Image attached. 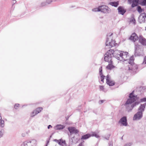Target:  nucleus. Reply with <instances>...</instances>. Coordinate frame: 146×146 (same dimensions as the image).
Masks as SVG:
<instances>
[{
    "label": "nucleus",
    "instance_id": "f257e3e1",
    "mask_svg": "<svg viewBox=\"0 0 146 146\" xmlns=\"http://www.w3.org/2000/svg\"><path fill=\"white\" fill-rule=\"evenodd\" d=\"M133 94V92L129 94V98L127 99L124 105L126 110L129 112L131 111L133 107L139 103L137 102L134 103L136 100L137 97Z\"/></svg>",
    "mask_w": 146,
    "mask_h": 146
},
{
    "label": "nucleus",
    "instance_id": "f03ea898",
    "mask_svg": "<svg viewBox=\"0 0 146 146\" xmlns=\"http://www.w3.org/2000/svg\"><path fill=\"white\" fill-rule=\"evenodd\" d=\"M146 104H141L138 109V111L135 113L133 117V120H138L141 119L143 117V112L144 111Z\"/></svg>",
    "mask_w": 146,
    "mask_h": 146
},
{
    "label": "nucleus",
    "instance_id": "7ed1b4c3",
    "mask_svg": "<svg viewBox=\"0 0 146 146\" xmlns=\"http://www.w3.org/2000/svg\"><path fill=\"white\" fill-rule=\"evenodd\" d=\"M116 57H117V59L120 61H125L129 57L128 53L127 52L117 51L116 52Z\"/></svg>",
    "mask_w": 146,
    "mask_h": 146
},
{
    "label": "nucleus",
    "instance_id": "20e7f679",
    "mask_svg": "<svg viewBox=\"0 0 146 146\" xmlns=\"http://www.w3.org/2000/svg\"><path fill=\"white\" fill-rule=\"evenodd\" d=\"M137 64H129L125 68V70H129L130 72L134 74L138 68Z\"/></svg>",
    "mask_w": 146,
    "mask_h": 146
},
{
    "label": "nucleus",
    "instance_id": "39448f33",
    "mask_svg": "<svg viewBox=\"0 0 146 146\" xmlns=\"http://www.w3.org/2000/svg\"><path fill=\"white\" fill-rule=\"evenodd\" d=\"M36 141L35 139H32L24 142L21 146H36Z\"/></svg>",
    "mask_w": 146,
    "mask_h": 146
},
{
    "label": "nucleus",
    "instance_id": "423d86ee",
    "mask_svg": "<svg viewBox=\"0 0 146 146\" xmlns=\"http://www.w3.org/2000/svg\"><path fill=\"white\" fill-rule=\"evenodd\" d=\"M115 41L114 40H111V41H109L108 40H107L106 43V46L105 48L108 49L116 45Z\"/></svg>",
    "mask_w": 146,
    "mask_h": 146
},
{
    "label": "nucleus",
    "instance_id": "0eeeda50",
    "mask_svg": "<svg viewBox=\"0 0 146 146\" xmlns=\"http://www.w3.org/2000/svg\"><path fill=\"white\" fill-rule=\"evenodd\" d=\"M114 51L111 49L110 50L107 51L108 53L107 54H109V55L110 56V64H112L113 63V61L114 60H115L116 59L114 58L113 59H112V57L113 56V54L114 53Z\"/></svg>",
    "mask_w": 146,
    "mask_h": 146
},
{
    "label": "nucleus",
    "instance_id": "6e6552de",
    "mask_svg": "<svg viewBox=\"0 0 146 146\" xmlns=\"http://www.w3.org/2000/svg\"><path fill=\"white\" fill-rule=\"evenodd\" d=\"M109 8L106 5H103L99 7V11L105 13H108Z\"/></svg>",
    "mask_w": 146,
    "mask_h": 146
},
{
    "label": "nucleus",
    "instance_id": "1a4fd4ad",
    "mask_svg": "<svg viewBox=\"0 0 146 146\" xmlns=\"http://www.w3.org/2000/svg\"><path fill=\"white\" fill-rule=\"evenodd\" d=\"M119 123L123 126H127V117L126 116H123L121 117L119 121Z\"/></svg>",
    "mask_w": 146,
    "mask_h": 146
},
{
    "label": "nucleus",
    "instance_id": "9d476101",
    "mask_svg": "<svg viewBox=\"0 0 146 146\" xmlns=\"http://www.w3.org/2000/svg\"><path fill=\"white\" fill-rule=\"evenodd\" d=\"M129 39L130 40H131L134 42L137 41L139 37L138 35L135 33H134L132 34Z\"/></svg>",
    "mask_w": 146,
    "mask_h": 146
},
{
    "label": "nucleus",
    "instance_id": "9b49d317",
    "mask_svg": "<svg viewBox=\"0 0 146 146\" xmlns=\"http://www.w3.org/2000/svg\"><path fill=\"white\" fill-rule=\"evenodd\" d=\"M146 19V14L145 13H141L139 18V21L140 23H145Z\"/></svg>",
    "mask_w": 146,
    "mask_h": 146
},
{
    "label": "nucleus",
    "instance_id": "f8f14e48",
    "mask_svg": "<svg viewBox=\"0 0 146 146\" xmlns=\"http://www.w3.org/2000/svg\"><path fill=\"white\" fill-rule=\"evenodd\" d=\"M106 83L109 86H112L115 85V82L113 81H111L110 78L109 77V75H107L106 76Z\"/></svg>",
    "mask_w": 146,
    "mask_h": 146
},
{
    "label": "nucleus",
    "instance_id": "ddd939ff",
    "mask_svg": "<svg viewBox=\"0 0 146 146\" xmlns=\"http://www.w3.org/2000/svg\"><path fill=\"white\" fill-rule=\"evenodd\" d=\"M54 141L57 142L62 146H66V143L65 141L63 140L62 139L59 140L55 139L54 140Z\"/></svg>",
    "mask_w": 146,
    "mask_h": 146
},
{
    "label": "nucleus",
    "instance_id": "4468645a",
    "mask_svg": "<svg viewBox=\"0 0 146 146\" xmlns=\"http://www.w3.org/2000/svg\"><path fill=\"white\" fill-rule=\"evenodd\" d=\"M68 129L71 134L78 133L79 131L74 127H68Z\"/></svg>",
    "mask_w": 146,
    "mask_h": 146
},
{
    "label": "nucleus",
    "instance_id": "2eb2a0df",
    "mask_svg": "<svg viewBox=\"0 0 146 146\" xmlns=\"http://www.w3.org/2000/svg\"><path fill=\"white\" fill-rule=\"evenodd\" d=\"M139 41L142 45L146 46V39L142 36H139Z\"/></svg>",
    "mask_w": 146,
    "mask_h": 146
},
{
    "label": "nucleus",
    "instance_id": "dca6fc26",
    "mask_svg": "<svg viewBox=\"0 0 146 146\" xmlns=\"http://www.w3.org/2000/svg\"><path fill=\"white\" fill-rule=\"evenodd\" d=\"M118 10L120 14L122 15H123L126 12V10L122 7L120 6L118 7Z\"/></svg>",
    "mask_w": 146,
    "mask_h": 146
},
{
    "label": "nucleus",
    "instance_id": "f3484780",
    "mask_svg": "<svg viewBox=\"0 0 146 146\" xmlns=\"http://www.w3.org/2000/svg\"><path fill=\"white\" fill-rule=\"evenodd\" d=\"M78 141V139L74 137L70 139L69 143L71 144H74L76 143Z\"/></svg>",
    "mask_w": 146,
    "mask_h": 146
},
{
    "label": "nucleus",
    "instance_id": "a211bd4d",
    "mask_svg": "<svg viewBox=\"0 0 146 146\" xmlns=\"http://www.w3.org/2000/svg\"><path fill=\"white\" fill-rule=\"evenodd\" d=\"M139 0H133L131 7H134L137 6L139 3Z\"/></svg>",
    "mask_w": 146,
    "mask_h": 146
},
{
    "label": "nucleus",
    "instance_id": "6ab92c4d",
    "mask_svg": "<svg viewBox=\"0 0 146 146\" xmlns=\"http://www.w3.org/2000/svg\"><path fill=\"white\" fill-rule=\"evenodd\" d=\"M108 53L107 52L105 54L104 60L105 61L110 63V56L109 54H107Z\"/></svg>",
    "mask_w": 146,
    "mask_h": 146
},
{
    "label": "nucleus",
    "instance_id": "aec40b11",
    "mask_svg": "<svg viewBox=\"0 0 146 146\" xmlns=\"http://www.w3.org/2000/svg\"><path fill=\"white\" fill-rule=\"evenodd\" d=\"M91 137L90 135V134H87L85 135H82L81 138V140H83L86 139Z\"/></svg>",
    "mask_w": 146,
    "mask_h": 146
},
{
    "label": "nucleus",
    "instance_id": "412c9836",
    "mask_svg": "<svg viewBox=\"0 0 146 146\" xmlns=\"http://www.w3.org/2000/svg\"><path fill=\"white\" fill-rule=\"evenodd\" d=\"M65 126L62 125H57L55 127L56 129H62L64 128Z\"/></svg>",
    "mask_w": 146,
    "mask_h": 146
},
{
    "label": "nucleus",
    "instance_id": "4be33fe9",
    "mask_svg": "<svg viewBox=\"0 0 146 146\" xmlns=\"http://www.w3.org/2000/svg\"><path fill=\"white\" fill-rule=\"evenodd\" d=\"M105 77V76L103 75L100 76V77H98V78H99V81L100 82V84H102L103 83H104V81Z\"/></svg>",
    "mask_w": 146,
    "mask_h": 146
},
{
    "label": "nucleus",
    "instance_id": "5701e85b",
    "mask_svg": "<svg viewBox=\"0 0 146 146\" xmlns=\"http://www.w3.org/2000/svg\"><path fill=\"white\" fill-rule=\"evenodd\" d=\"M110 4L112 6L117 7L119 4V2L118 1L111 2L110 3Z\"/></svg>",
    "mask_w": 146,
    "mask_h": 146
},
{
    "label": "nucleus",
    "instance_id": "b1692460",
    "mask_svg": "<svg viewBox=\"0 0 146 146\" xmlns=\"http://www.w3.org/2000/svg\"><path fill=\"white\" fill-rule=\"evenodd\" d=\"M5 126V121L2 118L0 119V127L3 128Z\"/></svg>",
    "mask_w": 146,
    "mask_h": 146
},
{
    "label": "nucleus",
    "instance_id": "393cba45",
    "mask_svg": "<svg viewBox=\"0 0 146 146\" xmlns=\"http://www.w3.org/2000/svg\"><path fill=\"white\" fill-rule=\"evenodd\" d=\"M91 136H94L97 138L100 137V136L96 132H92V134L90 135Z\"/></svg>",
    "mask_w": 146,
    "mask_h": 146
},
{
    "label": "nucleus",
    "instance_id": "a878e982",
    "mask_svg": "<svg viewBox=\"0 0 146 146\" xmlns=\"http://www.w3.org/2000/svg\"><path fill=\"white\" fill-rule=\"evenodd\" d=\"M134 58L133 57L131 56L130 57L129 61V64H133L134 63Z\"/></svg>",
    "mask_w": 146,
    "mask_h": 146
},
{
    "label": "nucleus",
    "instance_id": "bb28decb",
    "mask_svg": "<svg viewBox=\"0 0 146 146\" xmlns=\"http://www.w3.org/2000/svg\"><path fill=\"white\" fill-rule=\"evenodd\" d=\"M115 67L113 64H108L107 66V68L108 69L111 70Z\"/></svg>",
    "mask_w": 146,
    "mask_h": 146
},
{
    "label": "nucleus",
    "instance_id": "cd10ccee",
    "mask_svg": "<svg viewBox=\"0 0 146 146\" xmlns=\"http://www.w3.org/2000/svg\"><path fill=\"white\" fill-rule=\"evenodd\" d=\"M130 22L132 23L133 25H135L136 24V20L133 17H132L130 19Z\"/></svg>",
    "mask_w": 146,
    "mask_h": 146
},
{
    "label": "nucleus",
    "instance_id": "c85d7f7f",
    "mask_svg": "<svg viewBox=\"0 0 146 146\" xmlns=\"http://www.w3.org/2000/svg\"><path fill=\"white\" fill-rule=\"evenodd\" d=\"M100 90L104 92H106L107 90L104 88V87L102 86H99Z\"/></svg>",
    "mask_w": 146,
    "mask_h": 146
},
{
    "label": "nucleus",
    "instance_id": "c756f323",
    "mask_svg": "<svg viewBox=\"0 0 146 146\" xmlns=\"http://www.w3.org/2000/svg\"><path fill=\"white\" fill-rule=\"evenodd\" d=\"M42 110V108L41 107H40L38 108H37L35 110L36 111V112L37 114L39 113Z\"/></svg>",
    "mask_w": 146,
    "mask_h": 146
},
{
    "label": "nucleus",
    "instance_id": "7c9ffc66",
    "mask_svg": "<svg viewBox=\"0 0 146 146\" xmlns=\"http://www.w3.org/2000/svg\"><path fill=\"white\" fill-rule=\"evenodd\" d=\"M37 114L35 110H34L31 113V117H33Z\"/></svg>",
    "mask_w": 146,
    "mask_h": 146
},
{
    "label": "nucleus",
    "instance_id": "2f4dec72",
    "mask_svg": "<svg viewBox=\"0 0 146 146\" xmlns=\"http://www.w3.org/2000/svg\"><path fill=\"white\" fill-rule=\"evenodd\" d=\"M4 130L3 129H1L0 131V138L2 137L4 133Z\"/></svg>",
    "mask_w": 146,
    "mask_h": 146
},
{
    "label": "nucleus",
    "instance_id": "473e14b6",
    "mask_svg": "<svg viewBox=\"0 0 146 146\" xmlns=\"http://www.w3.org/2000/svg\"><path fill=\"white\" fill-rule=\"evenodd\" d=\"M102 67L101 66L99 68V74L100 76L103 75L102 73Z\"/></svg>",
    "mask_w": 146,
    "mask_h": 146
},
{
    "label": "nucleus",
    "instance_id": "72a5a7b5",
    "mask_svg": "<svg viewBox=\"0 0 146 146\" xmlns=\"http://www.w3.org/2000/svg\"><path fill=\"white\" fill-rule=\"evenodd\" d=\"M137 10L138 11L139 13H141L142 12V9L141 8V7L139 6L137 7Z\"/></svg>",
    "mask_w": 146,
    "mask_h": 146
},
{
    "label": "nucleus",
    "instance_id": "f704fd0d",
    "mask_svg": "<svg viewBox=\"0 0 146 146\" xmlns=\"http://www.w3.org/2000/svg\"><path fill=\"white\" fill-rule=\"evenodd\" d=\"M141 5H146V0H143V1L141 3Z\"/></svg>",
    "mask_w": 146,
    "mask_h": 146
},
{
    "label": "nucleus",
    "instance_id": "c9c22d12",
    "mask_svg": "<svg viewBox=\"0 0 146 146\" xmlns=\"http://www.w3.org/2000/svg\"><path fill=\"white\" fill-rule=\"evenodd\" d=\"M19 104H15L14 106V108L15 109H17L19 107Z\"/></svg>",
    "mask_w": 146,
    "mask_h": 146
},
{
    "label": "nucleus",
    "instance_id": "e433bc0d",
    "mask_svg": "<svg viewBox=\"0 0 146 146\" xmlns=\"http://www.w3.org/2000/svg\"><path fill=\"white\" fill-rule=\"evenodd\" d=\"M132 144L131 143H126L123 146H131Z\"/></svg>",
    "mask_w": 146,
    "mask_h": 146
},
{
    "label": "nucleus",
    "instance_id": "4c0bfd02",
    "mask_svg": "<svg viewBox=\"0 0 146 146\" xmlns=\"http://www.w3.org/2000/svg\"><path fill=\"white\" fill-rule=\"evenodd\" d=\"M99 7L97 8H95L92 9V11H100L99 10Z\"/></svg>",
    "mask_w": 146,
    "mask_h": 146
},
{
    "label": "nucleus",
    "instance_id": "58836bf2",
    "mask_svg": "<svg viewBox=\"0 0 146 146\" xmlns=\"http://www.w3.org/2000/svg\"><path fill=\"white\" fill-rule=\"evenodd\" d=\"M140 46L139 45H136L135 46V48L136 50L138 49L139 48Z\"/></svg>",
    "mask_w": 146,
    "mask_h": 146
},
{
    "label": "nucleus",
    "instance_id": "ea45409f",
    "mask_svg": "<svg viewBox=\"0 0 146 146\" xmlns=\"http://www.w3.org/2000/svg\"><path fill=\"white\" fill-rule=\"evenodd\" d=\"M84 141H83V142H81L78 146H83V142Z\"/></svg>",
    "mask_w": 146,
    "mask_h": 146
},
{
    "label": "nucleus",
    "instance_id": "a19ab883",
    "mask_svg": "<svg viewBox=\"0 0 146 146\" xmlns=\"http://www.w3.org/2000/svg\"><path fill=\"white\" fill-rule=\"evenodd\" d=\"M84 141H83V142H81L78 146H83V142Z\"/></svg>",
    "mask_w": 146,
    "mask_h": 146
},
{
    "label": "nucleus",
    "instance_id": "79ce46f5",
    "mask_svg": "<svg viewBox=\"0 0 146 146\" xmlns=\"http://www.w3.org/2000/svg\"><path fill=\"white\" fill-rule=\"evenodd\" d=\"M141 100L142 102H146V98H144L143 99H142Z\"/></svg>",
    "mask_w": 146,
    "mask_h": 146
},
{
    "label": "nucleus",
    "instance_id": "37998d69",
    "mask_svg": "<svg viewBox=\"0 0 146 146\" xmlns=\"http://www.w3.org/2000/svg\"><path fill=\"white\" fill-rule=\"evenodd\" d=\"M104 100H101L99 102V103L100 104H101L103 102H104Z\"/></svg>",
    "mask_w": 146,
    "mask_h": 146
},
{
    "label": "nucleus",
    "instance_id": "c03bdc74",
    "mask_svg": "<svg viewBox=\"0 0 146 146\" xmlns=\"http://www.w3.org/2000/svg\"><path fill=\"white\" fill-rule=\"evenodd\" d=\"M143 63H144L145 64H146V56H145L144 58Z\"/></svg>",
    "mask_w": 146,
    "mask_h": 146
},
{
    "label": "nucleus",
    "instance_id": "a18cd8bd",
    "mask_svg": "<svg viewBox=\"0 0 146 146\" xmlns=\"http://www.w3.org/2000/svg\"><path fill=\"white\" fill-rule=\"evenodd\" d=\"M49 140H46V145H47L49 143Z\"/></svg>",
    "mask_w": 146,
    "mask_h": 146
},
{
    "label": "nucleus",
    "instance_id": "49530a36",
    "mask_svg": "<svg viewBox=\"0 0 146 146\" xmlns=\"http://www.w3.org/2000/svg\"><path fill=\"white\" fill-rule=\"evenodd\" d=\"M52 127V126H51V125H49L48 126V129H49L50 127Z\"/></svg>",
    "mask_w": 146,
    "mask_h": 146
},
{
    "label": "nucleus",
    "instance_id": "de8ad7c7",
    "mask_svg": "<svg viewBox=\"0 0 146 146\" xmlns=\"http://www.w3.org/2000/svg\"><path fill=\"white\" fill-rule=\"evenodd\" d=\"M109 146H112V144L111 143V142H110L109 143Z\"/></svg>",
    "mask_w": 146,
    "mask_h": 146
},
{
    "label": "nucleus",
    "instance_id": "09e8293b",
    "mask_svg": "<svg viewBox=\"0 0 146 146\" xmlns=\"http://www.w3.org/2000/svg\"><path fill=\"white\" fill-rule=\"evenodd\" d=\"M104 138L106 139L107 140H108L109 139V137H105Z\"/></svg>",
    "mask_w": 146,
    "mask_h": 146
},
{
    "label": "nucleus",
    "instance_id": "8fccbe9b",
    "mask_svg": "<svg viewBox=\"0 0 146 146\" xmlns=\"http://www.w3.org/2000/svg\"><path fill=\"white\" fill-rule=\"evenodd\" d=\"M25 133H22V136L23 137L25 136Z\"/></svg>",
    "mask_w": 146,
    "mask_h": 146
},
{
    "label": "nucleus",
    "instance_id": "3c124183",
    "mask_svg": "<svg viewBox=\"0 0 146 146\" xmlns=\"http://www.w3.org/2000/svg\"><path fill=\"white\" fill-rule=\"evenodd\" d=\"M128 1L129 2H131V1H132V0H128Z\"/></svg>",
    "mask_w": 146,
    "mask_h": 146
},
{
    "label": "nucleus",
    "instance_id": "603ef678",
    "mask_svg": "<svg viewBox=\"0 0 146 146\" xmlns=\"http://www.w3.org/2000/svg\"><path fill=\"white\" fill-rule=\"evenodd\" d=\"M2 118V117L1 116V114L0 113V119H1Z\"/></svg>",
    "mask_w": 146,
    "mask_h": 146
},
{
    "label": "nucleus",
    "instance_id": "864d4df0",
    "mask_svg": "<svg viewBox=\"0 0 146 146\" xmlns=\"http://www.w3.org/2000/svg\"><path fill=\"white\" fill-rule=\"evenodd\" d=\"M113 34V33H111L110 35V36H111Z\"/></svg>",
    "mask_w": 146,
    "mask_h": 146
},
{
    "label": "nucleus",
    "instance_id": "5fc2aeb1",
    "mask_svg": "<svg viewBox=\"0 0 146 146\" xmlns=\"http://www.w3.org/2000/svg\"><path fill=\"white\" fill-rule=\"evenodd\" d=\"M47 145H46V146H47Z\"/></svg>",
    "mask_w": 146,
    "mask_h": 146
},
{
    "label": "nucleus",
    "instance_id": "6e6d98bb",
    "mask_svg": "<svg viewBox=\"0 0 146 146\" xmlns=\"http://www.w3.org/2000/svg\"><path fill=\"white\" fill-rule=\"evenodd\" d=\"M145 30L146 31V27H145Z\"/></svg>",
    "mask_w": 146,
    "mask_h": 146
},
{
    "label": "nucleus",
    "instance_id": "4d7b16f0",
    "mask_svg": "<svg viewBox=\"0 0 146 146\" xmlns=\"http://www.w3.org/2000/svg\"><path fill=\"white\" fill-rule=\"evenodd\" d=\"M121 139H123V137H122V138H121Z\"/></svg>",
    "mask_w": 146,
    "mask_h": 146
}]
</instances>
